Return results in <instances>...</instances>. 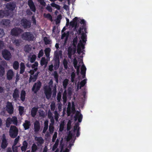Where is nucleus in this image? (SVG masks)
Segmentation results:
<instances>
[{"label":"nucleus","mask_w":152,"mask_h":152,"mask_svg":"<svg viewBox=\"0 0 152 152\" xmlns=\"http://www.w3.org/2000/svg\"><path fill=\"white\" fill-rule=\"evenodd\" d=\"M5 72V69L4 67L0 65V77L3 76Z\"/></svg>","instance_id":"37998d69"},{"label":"nucleus","mask_w":152,"mask_h":152,"mask_svg":"<svg viewBox=\"0 0 152 152\" xmlns=\"http://www.w3.org/2000/svg\"><path fill=\"white\" fill-rule=\"evenodd\" d=\"M18 130L17 128L14 126L11 125L9 130V135L12 138H16L18 134Z\"/></svg>","instance_id":"f03ea898"},{"label":"nucleus","mask_w":152,"mask_h":152,"mask_svg":"<svg viewBox=\"0 0 152 152\" xmlns=\"http://www.w3.org/2000/svg\"><path fill=\"white\" fill-rule=\"evenodd\" d=\"M7 110L10 114H12L13 112V107L11 102H8L6 106Z\"/></svg>","instance_id":"1a4fd4ad"},{"label":"nucleus","mask_w":152,"mask_h":152,"mask_svg":"<svg viewBox=\"0 0 152 152\" xmlns=\"http://www.w3.org/2000/svg\"><path fill=\"white\" fill-rule=\"evenodd\" d=\"M19 136H18L17 138H16L15 139L13 144V145H14V146H15L17 145V143H18L19 140Z\"/></svg>","instance_id":"0e129e2a"},{"label":"nucleus","mask_w":152,"mask_h":152,"mask_svg":"<svg viewBox=\"0 0 152 152\" xmlns=\"http://www.w3.org/2000/svg\"><path fill=\"white\" fill-rule=\"evenodd\" d=\"M12 123V119L10 117L8 118L7 119L6 121V127L8 128L10 127Z\"/></svg>","instance_id":"c756f323"},{"label":"nucleus","mask_w":152,"mask_h":152,"mask_svg":"<svg viewBox=\"0 0 152 152\" xmlns=\"http://www.w3.org/2000/svg\"><path fill=\"white\" fill-rule=\"evenodd\" d=\"M23 30L19 28L15 27L11 31V34L14 36H18L23 32Z\"/></svg>","instance_id":"20e7f679"},{"label":"nucleus","mask_w":152,"mask_h":152,"mask_svg":"<svg viewBox=\"0 0 152 152\" xmlns=\"http://www.w3.org/2000/svg\"><path fill=\"white\" fill-rule=\"evenodd\" d=\"M19 111L20 115H22L24 111V107L20 106L19 107Z\"/></svg>","instance_id":"052dcab7"},{"label":"nucleus","mask_w":152,"mask_h":152,"mask_svg":"<svg viewBox=\"0 0 152 152\" xmlns=\"http://www.w3.org/2000/svg\"><path fill=\"white\" fill-rule=\"evenodd\" d=\"M13 67L14 69L15 70H17L19 67V63L17 61H15L13 64Z\"/></svg>","instance_id":"7c9ffc66"},{"label":"nucleus","mask_w":152,"mask_h":152,"mask_svg":"<svg viewBox=\"0 0 152 152\" xmlns=\"http://www.w3.org/2000/svg\"><path fill=\"white\" fill-rule=\"evenodd\" d=\"M61 93L60 92H59L57 94V102H60L61 99Z\"/></svg>","instance_id":"6e6d98bb"},{"label":"nucleus","mask_w":152,"mask_h":152,"mask_svg":"<svg viewBox=\"0 0 152 152\" xmlns=\"http://www.w3.org/2000/svg\"><path fill=\"white\" fill-rule=\"evenodd\" d=\"M68 80L67 79H65L63 82V85L64 88H66L68 85Z\"/></svg>","instance_id":"8fccbe9b"},{"label":"nucleus","mask_w":152,"mask_h":152,"mask_svg":"<svg viewBox=\"0 0 152 152\" xmlns=\"http://www.w3.org/2000/svg\"><path fill=\"white\" fill-rule=\"evenodd\" d=\"M26 93L25 90H22L20 94V100L22 102H24L25 99Z\"/></svg>","instance_id":"b1692460"},{"label":"nucleus","mask_w":152,"mask_h":152,"mask_svg":"<svg viewBox=\"0 0 152 152\" xmlns=\"http://www.w3.org/2000/svg\"><path fill=\"white\" fill-rule=\"evenodd\" d=\"M34 139L36 141L38 142V143H37L38 145H41L44 143V140L41 137H37L36 136L35 137Z\"/></svg>","instance_id":"4be33fe9"},{"label":"nucleus","mask_w":152,"mask_h":152,"mask_svg":"<svg viewBox=\"0 0 152 152\" xmlns=\"http://www.w3.org/2000/svg\"><path fill=\"white\" fill-rule=\"evenodd\" d=\"M57 133L56 132H55L53 137L52 139V142H54L56 140V138L57 137Z\"/></svg>","instance_id":"680f3d73"},{"label":"nucleus","mask_w":152,"mask_h":152,"mask_svg":"<svg viewBox=\"0 0 152 152\" xmlns=\"http://www.w3.org/2000/svg\"><path fill=\"white\" fill-rule=\"evenodd\" d=\"M72 107H71V110L72 112L73 113H75V105L74 104V102H72Z\"/></svg>","instance_id":"4d7b16f0"},{"label":"nucleus","mask_w":152,"mask_h":152,"mask_svg":"<svg viewBox=\"0 0 152 152\" xmlns=\"http://www.w3.org/2000/svg\"><path fill=\"white\" fill-rule=\"evenodd\" d=\"M40 129L39 122L38 121H36L34 123V131L35 133L39 132Z\"/></svg>","instance_id":"f8f14e48"},{"label":"nucleus","mask_w":152,"mask_h":152,"mask_svg":"<svg viewBox=\"0 0 152 152\" xmlns=\"http://www.w3.org/2000/svg\"><path fill=\"white\" fill-rule=\"evenodd\" d=\"M47 63L46 60L44 58H42L40 61V64L41 66H43Z\"/></svg>","instance_id":"13d9d810"},{"label":"nucleus","mask_w":152,"mask_h":152,"mask_svg":"<svg viewBox=\"0 0 152 152\" xmlns=\"http://www.w3.org/2000/svg\"><path fill=\"white\" fill-rule=\"evenodd\" d=\"M51 50L50 48H46L45 50V53L47 57H49L50 55Z\"/></svg>","instance_id":"2f4dec72"},{"label":"nucleus","mask_w":152,"mask_h":152,"mask_svg":"<svg viewBox=\"0 0 152 152\" xmlns=\"http://www.w3.org/2000/svg\"><path fill=\"white\" fill-rule=\"evenodd\" d=\"M23 126L25 130L28 129L31 126L30 121L27 120H25Z\"/></svg>","instance_id":"aec40b11"},{"label":"nucleus","mask_w":152,"mask_h":152,"mask_svg":"<svg viewBox=\"0 0 152 152\" xmlns=\"http://www.w3.org/2000/svg\"><path fill=\"white\" fill-rule=\"evenodd\" d=\"M71 121L69 120L68 121L67 125V131H69L71 127Z\"/></svg>","instance_id":"5fc2aeb1"},{"label":"nucleus","mask_w":152,"mask_h":152,"mask_svg":"<svg viewBox=\"0 0 152 152\" xmlns=\"http://www.w3.org/2000/svg\"><path fill=\"white\" fill-rule=\"evenodd\" d=\"M31 48L29 47V45H27L25 46L24 48V50L26 52H28L31 50Z\"/></svg>","instance_id":"864d4df0"},{"label":"nucleus","mask_w":152,"mask_h":152,"mask_svg":"<svg viewBox=\"0 0 152 152\" xmlns=\"http://www.w3.org/2000/svg\"><path fill=\"white\" fill-rule=\"evenodd\" d=\"M54 129V128L53 125H51V124H50L49 126V130L50 134H52L53 133Z\"/></svg>","instance_id":"49530a36"},{"label":"nucleus","mask_w":152,"mask_h":152,"mask_svg":"<svg viewBox=\"0 0 152 152\" xmlns=\"http://www.w3.org/2000/svg\"><path fill=\"white\" fill-rule=\"evenodd\" d=\"M79 20L77 17H75L72 20V21H71L70 23V25L72 27H75V29L77 26V23Z\"/></svg>","instance_id":"ddd939ff"},{"label":"nucleus","mask_w":152,"mask_h":152,"mask_svg":"<svg viewBox=\"0 0 152 152\" xmlns=\"http://www.w3.org/2000/svg\"><path fill=\"white\" fill-rule=\"evenodd\" d=\"M54 55V58L59 59V56H62V51L61 50H56L55 52Z\"/></svg>","instance_id":"5701e85b"},{"label":"nucleus","mask_w":152,"mask_h":152,"mask_svg":"<svg viewBox=\"0 0 152 152\" xmlns=\"http://www.w3.org/2000/svg\"><path fill=\"white\" fill-rule=\"evenodd\" d=\"M39 73V72H37L34 75L33 77L32 76L30 75L28 80L29 83H30L32 81L33 82H35L36 81L37 78V77Z\"/></svg>","instance_id":"dca6fc26"},{"label":"nucleus","mask_w":152,"mask_h":152,"mask_svg":"<svg viewBox=\"0 0 152 152\" xmlns=\"http://www.w3.org/2000/svg\"><path fill=\"white\" fill-rule=\"evenodd\" d=\"M28 4L31 11L34 12H36V7L32 0H28Z\"/></svg>","instance_id":"9b49d317"},{"label":"nucleus","mask_w":152,"mask_h":152,"mask_svg":"<svg viewBox=\"0 0 152 152\" xmlns=\"http://www.w3.org/2000/svg\"><path fill=\"white\" fill-rule=\"evenodd\" d=\"M75 73L73 72H72L71 74V81L72 83H75V84L76 83V82L77 81V80H76L75 81Z\"/></svg>","instance_id":"473e14b6"},{"label":"nucleus","mask_w":152,"mask_h":152,"mask_svg":"<svg viewBox=\"0 0 152 152\" xmlns=\"http://www.w3.org/2000/svg\"><path fill=\"white\" fill-rule=\"evenodd\" d=\"M20 24L24 28L26 29L31 27V23L25 18H23L20 21Z\"/></svg>","instance_id":"7ed1b4c3"},{"label":"nucleus","mask_w":152,"mask_h":152,"mask_svg":"<svg viewBox=\"0 0 152 152\" xmlns=\"http://www.w3.org/2000/svg\"><path fill=\"white\" fill-rule=\"evenodd\" d=\"M12 119V121L13 124L17 126L18 125V120L17 118L15 116H13Z\"/></svg>","instance_id":"58836bf2"},{"label":"nucleus","mask_w":152,"mask_h":152,"mask_svg":"<svg viewBox=\"0 0 152 152\" xmlns=\"http://www.w3.org/2000/svg\"><path fill=\"white\" fill-rule=\"evenodd\" d=\"M25 65L24 63L21 62L20 64V74H23L25 72Z\"/></svg>","instance_id":"c85d7f7f"},{"label":"nucleus","mask_w":152,"mask_h":152,"mask_svg":"<svg viewBox=\"0 0 152 152\" xmlns=\"http://www.w3.org/2000/svg\"><path fill=\"white\" fill-rule=\"evenodd\" d=\"M63 63L64 68L67 69L68 68V62L65 58L64 59Z\"/></svg>","instance_id":"de8ad7c7"},{"label":"nucleus","mask_w":152,"mask_h":152,"mask_svg":"<svg viewBox=\"0 0 152 152\" xmlns=\"http://www.w3.org/2000/svg\"><path fill=\"white\" fill-rule=\"evenodd\" d=\"M77 37L74 38L72 41V45L74 47H77Z\"/></svg>","instance_id":"bf43d9fd"},{"label":"nucleus","mask_w":152,"mask_h":152,"mask_svg":"<svg viewBox=\"0 0 152 152\" xmlns=\"http://www.w3.org/2000/svg\"><path fill=\"white\" fill-rule=\"evenodd\" d=\"M86 79H85L82 81L80 83V84L79 82L78 83L77 85V89H80L81 88L83 87L86 83Z\"/></svg>","instance_id":"6ab92c4d"},{"label":"nucleus","mask_w":152,"mask_h":152,"mask_svg":"<svg viewBox=\"0 0 152 152\" xmlns=\"http://www.w3.org/2000/svg\"><path fill=\"white\" fill-rule=\"evenodd\" d=\"M37 107H34L32 108L31 111V115L32 117H34L37 114L38 110Z\"/></svg>","instance_id":"412c9836"},{"label":"nucleus","mask_w":152,"mask_h":152,"mask_svg":"<svg viewBox=\"0 0 152 152\" xmlns=\"http://www.w3.org/2000/svg\"><path fill=\"white\" fill-rule=\"evenodd\" d=\"M67 93L66 90H65L63 93L62 98L63 100V102L64 103L66 102L67 100Z\"/></svg>","instance_id":"c03bdc74"},{"label":"nucleus","mask_w":152,"mask_h":152,"mask_svg":"<svg viewBox=\"0 0 152 152\" xmlns=\"http://www.w3.org/2000/svg\"><path fill=\"white\" fill-rule=\"evenodd\" d=\"M55 119L56 121H58L59 118V114L56 111H55L54 113Z\"/></svg>","instance_id":"338daca9"},{"label":"nucleus","mask_w":152,"mask_h":152,"mask_svg":"<svg viewBox=\"0 0 152 152\" xmlns=\"http://www.w3.org/2000/svg\"><path fill=\"white\" fill-rule=\"evenodd\" d=\"M48 120H46L44 123V127L43 130L42 132L45 133L48 128Z\"/></svg>","instance_id":"bb28decb"},{"label":"nucleus","mask_w":152,"mask_h":152,"mask_svg":"<svg viewBox=\"0 0 152 152\" xmlns=\"http://www.w3.org/2000/svg\"><path fill=\"white\" fill-rule=\"evenodd\" d=\"M37 57L36 55H33L30 58V62L31 63H33L35 62V61L36 58Z\"/></svg>","instance_id":"3c124183"},{"label":"nucleus","mask_w":152,"mask_h":152,"mask_svg":"<svg viewBox=\"0 0 152 152\" xmlns=\"http://www.w3.org/2000/svg\"><path fill=\"white\" fill-rule=\"evenodd\" d=\"M86 68L85 67V66L84 64H83L81 67V74H86Z\"/></svg>","instance_id":"c9c22d12"},{"label":"nucleus","mask_w":152,"mask_h":152,"mask_svg":"<svg viewBox=\"0 0 152 152\" xmlns=\"http://www.w3.org/2000/svg\"><path fill=\"white\" fill-rule=\"evenodd\" d=\"M18 147L15 146H14L13 145L12 146V148L13 151V152H18Z\"/></svg>","instance_id":"774afa93"},{"label":"nucleus","mask_w":152,"mask_h":152,"mask_svg":"<svg viewBox=\"0 0 152 152\" xmlns=\"http://www.w3.org/2000/svg\"><path fill=\"white\" fill-rule=\"evenodd\" d=\"M42 86V83L39 81L34 83L32 88V91L34 94H37L40 89Z\"/></svg>","instance_id":"39448f33"},{"label":"nucleus","mask_w":152,"mask_h":152,"mask_svg":"<svg viewBox=\"0 0 152 152\" xmlns=\"http://www.w3.org/2000/svg\"><path fill=\"white\" fill-rule=\"evenodd\" d=\"M8 145L7 141L6 139V137L4 134H3L2 136V141L1 143V147L3 149H5L7 147Z\"/></svg>","instance_id":"4468645a"},{"label":"nucleus","mask_w":152,"mask_h":152,"mask_svg":"<svg viewBox=\"0 0 152 152\" xmlns=\"http://www.w3.org/2000/svg\"><path fill=\"white\" fill-rule=\"evenodd\" d=\"M80 113L77 111L76 114L74 116L75 120L76 121L78 119L79 122H81L83 118V115L81 114H80Z\"/></svg>","instance_id":"f3484780"},{"label":"nucleus","mask_w":152,"mask_h":152,"mask_svg":"<svg viewBox=\"0 0 152 152\" xmlns=\"http://www.w3.org/2000/svg\"><path fill=\"white\" fill-rule=\"evenodd\" d=\"M2 55L3 58L6 60H9L11 58V53L8 50L5 49L2 51Z\"/></svg>","instance_id":"423d86ee"},{"label":"nucleus","mask_w":152,"mask_h":152,"mask_svg":"<svg viewBox=\"0 0 152 152\" xmlns=\"http://www.w3.org/2000/svg\"><path fill=\"white\" fill-rule=\"evenodd\" d=\"M1 23L2 25L7 26L10 23V20L8 19H3L1 20Z\"/></svg>","instance_id":"cd10ccee"},{"label":"nucleus","mask_w":152,"mask_h":152,"mask_svg":"<svg viewBox=\"0 0 152 152\" xmlns=\"http://www.w3.org/2000/svg\"><path fill=\"white\" fill-rule=\"evenodd\" d=\"M73 64L74 66L75 69H76V72L77 75H79L80 72V65H77V61L76 58H75L73 59Z\"/></svg>","instance_id":"2eb2a0df"},{"label":"nucleus","mask_w":152,"mask_h":152,"mask_svg":"<svg viewBox=\"0 0 152 152\" xmlns=\"http://www.w3.org/2000/svg\"><path fill=\"white\" fill-rule=\"evenodd\" d=\"M5 7L8 10L12 11L15 10L16 7V5L13 2H10L7 3L6 4Z\"/></svg>","instance_id":"9d476101"},{"label":"nucleus","mask_w":152,"mask_h":152,"mask_svg":"<svg viewBox=\"0 0 152 152\" xmlns=\"http://www.w3.org/2000/svg\"><path fill=\"white\" fill-rule=\"evenodd\" d=\"M84 28H83V27H80L79 29H78V35L80 34L81 32H82V31H83V30L84 29V31L85 33H87V30L86 28V26H85Z\"/></svg>","instance_id":"a19ab883"},{"label":"nucleus","mask_w":152,"mask_h":152,"mask_svg":"<svg viewBox=\"0 0 152 152\" xmlns=\"http://www.w3.org/2000/svg\"><path fill=\"white\" fill-rule=\"evenodd\" d=\"M80 23L81 24H83V25L82 26H81L80 27H83V28H84V27H85V26H86V21L84 19H82L81 20Z\"/></svg>","instance_id":"e2e57ef3"},{"label":"nucleus","mask_w":152,"mask_h":152,"mask_svg":"<svg viewBox=\"0 0 152 152\" xmlns=\"http://www.w3.org/2000/svg\"><path fill=\"white\" fill-rule=\"evenodd\" d=\"M12 43L14 44L16 46H19L20 45V44L22 42L21 39H15L12 40Z\"/></svg>","instance_id":"393cba45"},{"label":"nucleus","mask_w":152,"mask_h":152,"mask_svg":"<svg viewBox=\"0 0 152 152\" xmlns=\"http://www.w3.org/2000/svg\"><path fill=\"white\" fill-rule=\"evenodd\" d=\"M44 41L45 45L49 44L50 43V40L47 37H44Z\"/></svg>","instance_id":"09e8293b"},{"label":"nucleus","mask_w":152,"mask_h":152,"mask_svg":"<svg viewBox=\"0 0 152 152\" xmlns=\"http://www.w3.org/2000/svg\"><path fill=\"white\" fill-rule=\"evenodd\" d=\"M21 37L23 40L28 42L33 41L35 39L33 34L31 32H24L22 34Z\"/></svg>","instance_id":"f257e3e1"},{"label":"nucleus","mask_w":152,"mask_h":152,"mask_svg":"<svg viewBox=\"0 0 152 152\" xmlns=\"http://www.w3.org/2000/svg\"><path fill=\"white\" fill-rule=\"evenodd\" d=\"M44 93L47 99H49L52 95V89L50 87L44 88Z\"/></svg>","instance_id":"6e6552de"},{"label":"nucleus","mask_w":152,"mask_h":152,"mask_svg":"<svg viewBox=\"0 0 152 152\" xmlns=\"http://www.w3.org/2000/svg\"><path fill=\"white\" fill-rule=\"evenodd\" d=\"M20 91L18 89L15 88L12 94V97L15 102H16L20 97Z\"/></svg>","instance_id":"0eeeda50"},{"label":"nucleus","mask_w":152,"mask_h":152,"mask_svg":"<svg viewBox=\"0 0 152 152\" xmlns=\"http://www.w3.org/2000/svg\"><path fill=\"white\" fill-rule=\"evenodd\" d=\"M72 49L71 47H69L68 49V55L69 58H70L72 55Z\"/></svg>","instance_id":"79ce46f5"},{"label":"nucleus","mask_w":152,"mask_h":152,"mask_svg":"<svg viewBox=\"0 0 152 152\" xmlns=\"http://www.w3.org/2000/svg\"><path fill=\"white\" fill-rule=\"evenodd\" d=\"M82 36L81 37V39L83 42L86 43V35L82 31V33L81 34Z\"/></svg>","instance_id":"e433bc0d"},{"label":"nucleus","mask_w":152,"mask_h":152,"mask_svg":"<svg viewBox=\"0 0 152 152\" xmlns=\"http://www.w3.org/2000/svg\"><path fill=\"white\" fill-rule=\"evenodd\" d=\"M55 79V81H56V83L57 84L58 83V74L57 72L56 71H55L54 72V73L53 75Z\"/></svg>","instance_id":"4c0bfd02"},{"label":"nucleus","mask_w":152,"mask_h":152,"mask_svg":"<svg viewBox=\"0 0 152 152\" xmlns=\"http://www.w3.org/2000/svg\"><path fill=\"white\" fill-rule=\"evenodd\" d=\"M4 35V30L0 28V38H2Z\"/></svg>","instance_id":"69168bd1"},{"label":"nucleus","mask_w":152,"mask_h":152,"mask_svg":"<svg viewBox=\"0 0 152 152\" xmlns=\"http://www.w3.org/2000/svg\"><path fill=\"white\" fill-rule=\"evenodd\" d=\"M13 75L14 73L12 70L10 69L7 72V78L8 80H11L12 79Z\"/></svg>","instance_id":"a211bd4d"},{"label":"nucleus","mask_w":152,"mask_h":152,"mask_svg":"<svg viewBox=\"0 0 152 152\" xmlns=\"http://www.w3.org/2000/svg\"><path fill=\"white\" fill-rule=\"evenodd\" d=\"M6 12L8 14L7 15H8V13L7 11L3 10H0V18H2L5 16V15Z\"/></svg>","instance_id":"ea45409f"},{"label":"nucleus","mask_w":152,"mask_h":152,"mask_svg":"<svg viewBox=\"0 0 152 152\" xmlns=\"http://www.w3.org/2000/svg\"><path fill=\"white\" fill-rule=\"evenodd\" d=\"M44 16L45 18H47L49 19L51 21H52L53 18L52 17L51 15L49 13L46 14L44 13Z\"/></svg>","instance_id":"f704fd0d"},{"label":"nucleus","mask_w":152,"mask_h":152,"mask_svg":"<svg viewBox=\"0 0 152 152\" xmlns=\"http://www.w3.org/2000/svg\"><path fill=\"white\" fill-rule=\"evenodd\" d=\"M54 66L55 69H58L59 66L60 59L54 58Z\"/></svg>","instance_id":"a878e982"},{"label":"nucleus","mask_w":152,"mask_h":152,"mask_svg":"<svg viewBox=\"0 0 152 152\" xmlns=\"http://www.w3.org/2000/svg\"><path fill=\"white\" fill-rule=\"evenodd\" d=\"M62 18V16L61 15H59L57 17V18L56 19V24H58L60 22Z\"/></svg>","instance_id":"603ef678"},{"label":"nucleus","mask_w":152,"mask_h":152,"mask_svg":"<svg viewBox=\"0 0 152 152\" xmlns=\"http://www.w3.org/2000/svg\"><path fill=\"white\" fill-rule=\"evenodd\" d=\"M38 149V148L36 145L35 143H34L32 144L31 147V152H36Z\"/></svg>","instance_id":"72a5a7b5"},{"label":"nucleus","mask_w":152,"mask_h":152,"mask_svg":"<svg viewBox=\"0 0 152 152\" xmlns=\"http://www.w3.org/2000/svg\"><path fill=\"white\" fill-rule=\"evenodd\" d=\"M59 142V140L58 139H57L56 141L55 144L53 146L52 148L53 151H55L56 149L57 148Z\"/></svg>","instance_id":"a18cd8bd"}]
</instances>
